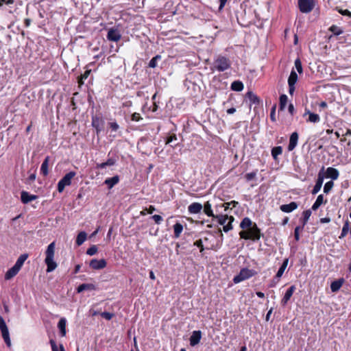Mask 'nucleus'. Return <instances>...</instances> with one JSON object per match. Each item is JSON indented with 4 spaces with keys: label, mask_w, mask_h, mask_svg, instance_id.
<instances>
[{
    "label": "nucleus",
    "mask_w": 351,
    "mask_h": 351,
    "mask_svg": "<svg viewBox=\"0 0 351 351\" xmlns=\"http://www.w3.org/2000/svg\"><path fill=\"white\" fill-rule=\"evenodd\" d=\"M90 73V70H87V71H86L84 72V74H82L81 75V77H80V79L79 80V82H78L80 84H82L84 83L83 80L86 79L88 77Z\"/></svg>",
    "instance_id": "3c124183"
},
{
    "label": "nucleus",
    "mask_w": 351,
    "mask_h": 351,
    "mask_svg": "<svg viewBox=\"0 0 351 351\" xmlns=\"http://www.w3.org/2000/svg\"><path fill=\"white\" fill-rule=\"evenodd\" d=\"M298 80V75L292 70L288 79V84H295Z\"/></svg>",
    "instance_id": "c9c22d12"
},
{
    "label": "nucleus",
    "mask_w": 351,
    "mask_h": 351,
    "mask_svg": "<svg viewBox=\"0 0 351 351\" xmlns=\"http://www.w3.org/2000/svg\"><path fill=\"white\" fill-rule=\"evenodd\" d=\"M326 177L332 180H337L339 176V171L333 167H328L326 171Z\"/></svg>",
    "instance_id": "a211bd4d"
},
{
    "label": "nucleus",
    "mask_w": 351,
    "mask_h": 351,
    "mask_svg": "<svg viewBox=\"0 0 351 351\" xmlns=\"http://www.w3.org/2000/svg\"><path fill=\"white\" fill-rule=\"evenodd\" d=\"M349 230H350V223H349V221L347 220V221L344 223V224H343V228H342V230H341V235L339 237V238L340 239H341L344 238V237L347 235V234H348V232Z\"/></svg>",
    "instance_id": "72a5a7b5"
},
{
    "label": "nucleus",
    "mask_w": 351,
    "mask_h": 351,
    "mask_svg": "<svg viewBox=\"0 0 351 351\" xmlns=\"http://www.w3.org/2000/svg\"><path fill=\"white\" fill-rule=\"evenodd\" d=\"M343 282H344L343 278H340L337 280H335V281L332 282V283L330 284L331 291L332 292L338 291L340 289V288L341 287Z\"/></svg>",
    "instance_id": "4be33fe9"
},
{
    "label": "nucleus",
    "mask_w": 351,
    "mask_h": 351,
    "mask_svg": "<svg viewBox=\"0 0 351 351\" xmlns=\"http://www.w3.org/2000/svg\"><path fill=\"white\" fill-rule=\"evenodd\" d=\"M283 273H284V271L279 269L276 275V278H277V280H279V278L282 276Z\"/></svg>",
    "instance_id": "774afa93"
},
{
    "label": "nucleus",
    "mask_w": 351,
    "mask_h": 351,
    "mask_svg": "<svg viewBox=\"0 0 351 351\" xmlns=\"http://www.w3.org/2000/svg\"><path fill=\"white\" fill-rule=\"evenodd\" d=\"M156 210V208L154 206H149L148 208H146V211L149 214H152L154 211Z\"/></svg>",
    "instance_id": "338daca9"
},
{
    "label": "nucleus",
    "mask_w": 351,
    "mask_h": 351,
    "mask_svg": "<svg viewBox=\"0 0 351 351\" xmlns=\"http://www.w3.org/2000/svg\"><path fill=\"white\" fill-rule=\"evenodd\" d=\"M337 10L343 16H347L348 17H351V12L348 10H342L337 8Z\"/></svg>",
    "instance_id": "603ef678"
},
{
    "label": "nucleus",
    "mask_w": 351,
    "mask_h": 351,
    "mask_svg": "<svg viewBox=\"0 0 351 351\" xmlns=\"http://www.w3.org/2000/svg\"><path fill=\"white\" fill-rule=\"evenodd\" d=\"M288 110H289V112L291 115L294 114V113H295V108H294V106H293V105L292 104H289V107H288Z\"/></svg>",
    "instance_id": "e2e57ef3"
},
{
    "label": "nucleus",
    "mask_w": 351,
    "mask_h": 351,
    "mask_svg": "<svg viewBox=\"0 0 351 351\" xmlns=\"http://www.w3.org/2000/svg\"><path fill=\"white\" fill-rule=\"evenodd\" d=\"M75 175L76 173L75 171H70L65 174L58 183V191L62 193L66 186L71 185V180Z\"/></svg>",
    "instance_id": "39448f33"
},
{
    "label": "nucleus",
    "mask_w": 351,
    "mask_h": 351,
    "mask_svg": "<svg viewBox=\"0 0 351 351\" xmlns=\"http://www.w3.org/2000/svg\"><path fill=\"white\" fill-rule=\"evenodd\" d=\"M324 167H323L322 168L321 171H319V173H318V176H317V179L315 185L314 186V187H313V189L312 190V194L313 195L317 194L320 191V189L322 188V184H323V181H324V174L322 173V171H324Z\"/></svg>",
    "instance_id": "1a4fd4ad"
},
{
    "label": "nucleus",
    "mask_w": 351,
    "mask_h": 351,
    "mask_svg": "<svg viewBox=\"0 0 351 351\" xmlns=\"http://www.w3.org/2000/svg\"><path fill=\"white\" fill-rule=\"evenodd\" d=\"M256 173L255 171L248 173L245 174V178L247 181H251L255 178Z\"/></svg>",
    "instance_id": "8fccbe9b"
},
{
    "label": "nucleus",
    "mask_w": 351,
    "mask_h": 351,
    "mask_svg": "<svg viewBox=\"0 0 351 351\" xmlns=\"http://www.w3.org/2000/svg\"><path fill=\"white\" fill-rule=\"evenodd\" d=\"M106 261L104 258L100 260L93 259L90 261L89 265L92 269L99 270L106 267Z\"/></svg>",
    "instance_id": "9d476101"
},
{
    "label": "nucleus",
    "mask_w": 351,
    "mask_h": 351,
    "mask_svg": "<svg viewBox=\"0 0 351 351\" xmlns=\"http://www.w3.org/2000/svg\"><path fill=\"white\" fill-rule=\"evenodd\" d=\"M203 206L200 203L193 202L188 207V211L191 214H197L201 212Z\"/></svg>",
    "instance_id": "dca6fc26"
},
{
    "label": "nucleus",
    "mask_w": 351,
    "mask_h": 351,
    "mask_svg": "<svg viewBox=\"0 0 351 351\" xmlns=\"http://www.w3.org/2000/svg\"><path fill=\"white\" fill-rule=\"evenodd\" d=\"M287 96L286 95H281L280 96V106H279V110H283L285 108V106L287 103Z\"/></svg>",
    "instance_id": "f704fd0d"
},
{
    "label": "nucleus",
    "mask_w": 351,
    "mask_h": 351,
    "mask_svg": "<svg viewBox=\"0 0 351 351\" xmlns=\"http://www.w3.org/2000/svg\"><path fill=\"white\" fill-rule=\"evenodd\" d=\"M306 114H308V121L312 122V123H317L320 121V117L317 114H315L313 112H311L310 111H307Z\"/></svg>",
    "instance_id": "2f4dec72"
},
{
    "label": "nucleus",
    "mask_w": 351,
    "mask_h": 351,
    "mask_svg": "<svg viewBox=\"0 0 351 351\" xmlns=\"http://www.w3.org/2000/svg\"><path fill=\"white\" fill-rule=\"evenodd\" d=\"M246 97L248 98L250 106L252 104L258 105L260 103V99L254 93L249 91L246 93Z\"/></svg>",
    "instance_id": "5701e85b"
},
{
    "label": "nucleus",
    "mask_w": 351,
    "mask_h": 351,
    "mask_svg": "<svg viewBox=\"0 0 351 351\" xmlns=\"http://www.w3.org/2000/svg\"><path fill=\"white\" fill-rule=\"evenodd\" d=\"M304 227L302 226H297L295 227L294 230V238L296 241H298L300 240V232L303 230Z\"/></svg>",
    "instance_id": "79ce46f5"
},
{
    "label": "nucleus",
    "mask_w": 351,
    "mask_h": 351,
    "mask_svg": "<svg viewBox=\"0 0 351 351\" xmlns=\"http://www.w3.org/2000/svg\"><path fill=\"white\" fill-rule=\"evenodd\" d=\"M37 195L29 194L28 192L23 191L21 193V199L23 204L29 202L37 199Z\"/></svg>",
    "instance_id": "ddd939ff"
},
{
    "label": "nucleus",
    "mask_w": 351,
    "mask_h": 351,
    "mask_svg": "<svg viewBox=\"0 0 351 351\" xmlns=\"http://www.w3.org/2000/svg\"><path fill=\"white\" fill-rule=\"evenodd\" d=\"M295 91V84H289V92L290 95H293Z\"/></svg>",
    "instance_id": "0e129e2a"
},
{
    "label": "nucleus",
    "mask_w": 351,
    "mask_h": 351,
    "mask_svg": "<svg viewBox=\"0 0 351 351\" xmlns=\"http://www.w3.org/2000/svg\"><path fill=\"white\" fill-rule=\"evenodd\" d=\"M204 213L208 217H215L212 210V205L208 201L204 205Z\"/></svg>",
    "instance_id": "a878e982"
},
{
    "label": "nucleus",
    "mask_w": 351,
    "mask_h": 351,
    "mask_svg": "<svg viewBox=\"0 0 351 351\" xmlns=\"http://www.w3.org/2000/svg\"><path fill=\"white\" fill-rule=\"evenodd\" d=\"M52 351H58L56 341L53 339L49 341Z\"/></svg>",
    "instance_id": "bf43d9fd"
},
{
    "label": "nucleus",
    "mask_w": 351,
    "mask_h": 351,
    "mask_svg": "<svg viewBox=\"0 0 351 351\" xmlns=\"http://www.w3.org/2000/svg\"><path fill=\"white\" fill-rule=\"evenodd\" d=\"M244 88L243 84L239 80L234 81L231 84V89L234 91H241Z\"/></svg>",
    "instance_id": "c85d7f7f"
},
{
    "label": "nucleus",
    "mask_w": 351,
    "mask_h": 351,
    "mask_svg": "<svg viewBox=\"0 0 351 351\" xmlns=\"http://www.w3.org/2000/svg\"><path fill=\"white\" fill-rule=\"evenodd\" d=\"M194 245L198 247L199 248V252L201 253H203V252L204 250V247L203 242H202V239H198L196 241H195Z\"/></svg>",
    "instance_id": "de8ad7c7"
},
{
    "label": "nucleus",
    "mask_w": 351,
    "mask_h": 351,
    "mask_svg": "<svg viewBox=\"0 0 351 351\" xmlns=\"http://www.w3.org/2000/svg\"><path fill=\"white\" fill-rule=\"evenodd\" d=\"M298 205L295 202H291L288 204H282L280 206V210L284 213H291L298 208Z\"/></svg>",
    "instance_id": "f3484780"
},
{
    "label": "nucleus",
    "mask_w": 351,
    "mask_h": 351,
    "mask_svg": "<svg viewBox=\"0 0 351 351\" xmlns=\"http://www.w3.org/2000/svg\"><path fill=\"white\" fill-rule=\"evenodd\" d=\"M227 1L228 0H219V3H220L219 6V11H221L223 9Z\"/></svg>",
    "instance_id": "680f3d73"
},
{
    "label": "nucleus",
    "mask_w": 351,
    "mask_h": 351,
    "mask_svg": "<svg viewBox=\"0 0 351 351\" xmlns=\"http://www.w3.org/2000/svg\"><path fill=\"white\" fill-rule=\"evenodd\" d=\"M131 119L133 121H139L140 120L143 119V118L141 117L139 113L134 112L132 114Z\"/></svg>",
    "instance_id": "864d4df0"
},
{
    "label": "nucleus",
    "mask_w": 351,
    "mask_h": 351,
    "mask_svg": "<svg viewBox=\"0 0 351 351\" xmlns=\"http://www.w3.org/2000/svg\"><path fill=\"white\" fill-rule=\"evenodd\" d=\"M202 338V332L200 330H194L189 338L190 345L195 346L197 345Z\"/></svg>",
    "instance_id": "f8f14e48"
},
{
    "label": "nucleus",
    "mask_w": 351,
    "mask_h": 351,
    "mask_svg": "<svg viewBox=\"0 0 351 351\" xmlns=\"http://www.w3.org/2000/svg\"><path fill=\"white\" fill-rule=\"evenodd\" d=\"M215 218L217 219L218 223L220 225H224L226 223V221L229 219V217L227 215H215Z\"/></svg>",
    "instance_id": "ea45409f"
},
{
    "label": "nucleus",
    "mask_w": 351,
    "mask_h": 351,
    "mask_svg": "<svg viewBox=\"0 0 351 351\" xmlns=\"http://www.w3.org/2000/svg\"><path fill=\"white\" fill-rule=\"evenodd\" d=\"M96 289V287L93 284L84 283L78 286L77 288V292L81 293L85 290L93 291Z\"/></svg>",
    "instance_id": "412c9836"
},
{
    "label": "nucleus",
    "mask_w": 351,
    "mask_h": 351,
    "mask_svg": "<svg viewBox=\"0 0 351 351\" xmlns=\"http://www.w3.org/2000/svg\"><path fill=\"white\" fill-rule=\"evenodd\" d=\"M296 287L295 285H291L286 291L283 298L282 299L281 303L283 306L287 304L288 301L291 298L292 295L293 294L294 291H295Z\"/></svg>",
    "instance_id": "2eb2a0df"
},
{
    "label": "nucleus",
    "mask_w": 351,
    "mask_h": 351,
    "mask_svg": "<svg viewBox=\"0 0 351 351\" xmlns=\"http://www.w3.org/2000/svg\"><path fill=\"white\" fill-rule=\"evenodd\" d=\"M101 316L107 320H110L114 317V314L105 311L101 313Z\"/></svg>",
    "instance_id": "09e8293b"
},
{
    "label": "nucleus",
    "mask_w": 351,
    "mask_h": 351,
    "mask_svg": "<svg viewBox=\"0 0 351 351\" xmlns=\"http://www.w3.org/2000/svg\"><path fill=\"white\" fill-rule=\"evenodd\" d=\"M183 230V226L179 223L177 222L173 225V231H174V237L178 238L180 236V234L182 233Z\"/></svg>",
    "instance_id": "c756f323"
},
{
    "label": "nucleus",
    "mask_w": 351,
    "mask_h": 351,
    "mask_svg": "<svg viewBox=\"0 0 351 351\" xmlns=\"http://www.w3.org/2000/svg\"><path fill=\"white\" fill-rule=\"evenodd\" d=\"M282 152V148L281 146L274 147L271 150L272 157L275 160H277L278 156Z\"/></svg>",
    "instance_id": "473e14b6"
},
{
    "label": "nucleus",
    "mask_w": 351,
    "mask_h": 351,
    "mask_svg": "<svg viewBox=\"0 0 351 351\" xmlns=\"http://www.w3.org/2000/svg\"><path fill=\"white\" fill-rule=\"evenodd\" d=\"M119 182V176H114L112 178H106L104 181V184H106L108 189H112L114 185L118 184Z\"/></svg>",
    "instance_id": "aec40b11"
},
{
    "label": "nucleus",
    "mask_w": 351,
    "mask_h": 351,
    "mask_svg": "<svg viewBox=\"0 0 351 351\" xmlns=\"http://www.w3.org/2000/svg\"><path fill=\"white\" fill-rule=\"evenodd\" d=\"M287 263H288V259H286L283 262V263L282 264V265L280 266V267L279 269H281L282 271H285V270L287 266Z\"/></svg>",
    "instance_id": "69168bd1"
},
{
    "label": "nucleus",
    "mask_w": 351,
    "mask_h": 351,
    "mask_svg": "<svg viewBox=\"0 0 351 351\" xmlns=\"http://www.w3.org/2000/svg\"><path fill=\"white\" fill-rule=\"evenodd\" d=\"M156 223L160 224L162 221V217L159 215H154L152 217Z\"/></svg>",
    "instance_id": "6e6d98bb"
},
{
    "label": "nucleus",
    "mask_w": 351,
    "mask_h": 351,
    "mask_svg": "<svg viewBox=\"0 0 351 351\" xmlns=\"http://www.w3.org/2000/svg\"><path fill=\"white\" fill-rule=\"evenodd\" d=\"M117 158H113V157H111V158H109L107 159V160L106 162H104V164H105V167H108V166H113L116 164L117 162Z\"/></svg>",
    "instance_id": "c03bdc74"
},
{
    "label": "nucleus",
    "mask_w": 351,
    "mask_h": 351,
    "mask_svg": "<svg viewBox=\"0 0 351 351\" xmlns=\"http://www.w3.org/2000/svg\"><path fill=\"white\" fill-rule=\"evenodd\" d=\"M329 31H330L335 36H339L343 32V29L341 27H339L335 25H332L329 28Z\"/></svg>",
    "instance_id": "e433bc0d"
},
{
    "label": "nucleus",
    "mask_w": 351,
    "mask_h": 351,
    "mask_svg": "<svg viewBox=\"0 0 351 351\" xmlns=\"http://www.w3.org/2000/svg\"><path fill=\"white\" fill-rule=\"evenodd\" d=\"M174 141H177V136L176 134H172L171 136H169L167 139V141H166V143L167 144H171Z\"/></svg>",
    "instance_id": "13d9d810"
},
{
    "label": "nucleus",
    "mask_w": 351,
    "mask_h": 351,
    "mask_svg": "<svg viewBox=\"0 0 351 351\" xmlns=\"http://www.w3.org/2000/svg\"><path fill=\"white\" fill-rule=\"evenodd\" d=\"M230 66V60L226 56L219 55L215 58L211 69L216 70L219 72H223L229 69Z\"/></svg>",
    "instance_id": "f03ea898"
},
{
    "label": "nucleus",
    "mask_w": 351,
    "mask_h": 351,
    "mask_svg": "<svg viewBox=\"0 0 351 351\" xmlns=\"http://www.w3.org/2000/svg\"><path fill=\"white\" fill-rule=\"evenodd\" d=\"M230 221L228 224L223 225V229L225 232H228L229 230L232 229V222L234 221V217H230Z\"/></svg>",
    "instance_id": "a18cd8bd"
},
{
    "label": "nucleus",
    "mask_w": 351,
    "mask_h": 351,
    "mask_svg": "<svg viewBox=\"0 0 351 351\" xmlns=\"http://www.w3.org/2000/svg\"><path fill=\"white\" fill-rule=\"evenodd\" d=\"M295 66L299 73H301L302 72V66L301 61L299 58H297L295 60Z\"/></svg>",
    "instance_id": "49530a36"
},
{
    "label": "nucleus",
    "mask_w": 351,
    "mask_h": 351,
    "mask_svg": "<svg viewBox=\"0 0 351 351\" xmlns=\"http://www.w3.org/2000/svg\"><path fill=\"white\" fill-rule=\"evenodd\" d=\"M86 237H87V234L85 232H84V231L80 232L77 234V238H76L75 243H76L77 245L80 246V245H82L84 243V242L86 241Z\"/></svg>",
    "instance_id": "cd10ccee"
},
{
    "label": "nucleus",
    "mask_w": 351,
    "mask_h": 351,
    "mask_svg": "<svg viewBox=\"0 0 351 351\" xmlns=\"http://www.w3.org/2000/svg\"><path fill=\"white\" fill-rule=\"evenodd\" d=\"M298 6L301 12L308 13L313 9V0H298Z\"/></svg>",
    "instance_id": "0eeeda50"
},
{
    "label": "nucleus",
    "mask_w": 351,
    "mask_h": 351,
    "mask_svg": "<svg viewBox=\"0 0 351 351\" xmlns=\"http://www.w3.org/2000/svg\"><path fill=\"white\" fill-rule=\"evenodd\" d=\"M161 56L160 55H156L154 58H152L149 62V66L151 68H155L157 66V62L158 60H161Z\"/></svg>",
    "instance_id": "58836bf2"
},
{
    "label": "nucleus",
    "mask_w": 351,
    "mask_h": 351,
    "mask_svg": "<svg viewBox=\"0 0 351 351\" xmlns=\"http://www.w3.org/2000/svg\"><path fill=\"white\" fill-rule=\"evenodd\" d=\"M276 106L274 105L272 108H271V112H270V119L272 121H276Z\"/></svg>",
    "instance_id": "5fc2aeb1"
},
{
    "label": "nucleus",
    "mask_w": 351,
    "mask_h": 351,
    "mask_svg": "<svg viewBox=\"0 0 351 351\" xmlns=\"http://www.w3.org/2000/svg\"><path fill=\"white\" fill-rule=\"evenodd\" d=\"M0 330L1 331L2 337L5 344L8 346V347H10L11 341L10 338L9 330L3 317H0Z\"/></svg>",
    "instance_id": "423d86ee"
},
{
    "label": "nucleus",
    "mask_w": 351,
    "mask_h": 351,
    "mask_svg": "<svg viewBox=\"0 0 351 351\" xmlns=\"http://www.w3.org/2000/svg\"><path fill=\"white\" fill-rule=\"evenodd\" d=\"M298 132H294L291 134L290 138H289V143L288 145V150L289 151H292L295 148V147L298 144Z\"/></svg>",
    "instance_id": "4468645a"
},
{
    "label": "nucleus",
    "mask_w": 351,
    "mask_h": 351,
    "mask_svg": "<svg viewBox=\"0 0 351 351\" xmlns=\"http://www.w3.org/2000/svg\"><path fill=\"white\" fill-rule=\"evenodd\" d=\"M242 231L239 232L241 238L258 241L261 237V230L255 223H252L248 217H245L240 223Z\"/></svg>",
    "instance_id": "f257e3e1"
},
{
    "label": "nucleus",
    "mask_w": 351,
    "mask_h": 351,
    "mask_svg": "<svg viewBox=\"0 0 351 351\" xmlns=\"http://www.w3.org/2000/svg\"><path fill=\"white\" fill-rule=\"evenodd\" d=\"M66 319L65 317H62L58 323V328L60 330V333L62 337H65L66 334Z\"/></svg>",
    "instance_id": "6ab92c4d"
},
{
    "label": "nucleus",
    "mask_w": 351,
    "mask_h": 351,
    "mask_svg": "<svg viewBox=\"0 0 351 351\" xmlns=\"http://www.w3.org/2000/svg\"><path fill=\"white\" fill-rule=\"evenodd\" d=\"M54 252H55V243L52 242L48 245L47 250L45 252L46 258H45V262L47 267V272H51L57 267V264L53 261Z\"/></svg>",
    "instance_id": "7ed1b4c3"
},
{
    "label": "nucleus",
    "mask_w": 351,
    "mask_h": 351,
    "mask_svg": "<svg viewBox=\"0 0 351 351\" xmlns=\"http://www.w3.org/2000/svg\"><path fill=\"white\" fill-rule=\"evenodd\" d=\"M334 186V182L332 181L327 182L324 186V192L325 193H328L332 189Z\"/></svg>",
    "instance_id": "a19ab883"
},
{
    "label": "nucleus",
    "mask_w": 351,
    "mask_h": 351,
    "mask_svg": "<svg viewBox=\"0 0 351 351\" xmlns=\"http://www.w3.org/2000/svg\"><path fill=\"white\" fill-rule=\"evenodd\" d=\"M256 274V271L254 269L248 268H243L240 272L233 278V282L238 284L242 281L247 280Z\"/></svg>",
    "instance_id": "20e7f679"
},
{
    "label": "nucleus",
    "mask_w": 351,
    "mask_h": 351,
    "mask_svg": "<svg viewBox=\"0 0 351 351\" xmlns=\"http://www.w3.org/2000/svg\"><path fill=\"white\" fill-rule=\"evenodd\" d=\"M27 258H28V254H21L18 258V259L16 260V263H15V264L14 265L16 266L19 269H21V268L22 267L24 262L27 260Z\"/></svg>",
    "instance_id": "bb28decb"
},
{
    "label": "nucleus",
    "mask_w": 351,
    "mask_h": 351,
    "mask_svg": "<svg viewBox=\"0 0 351 351\" xmlns=\"http://www.w3.org/2000/svg\"><path fill=\"white\" fill-rule=\"evenodd\" d=\"M110 128L112 131H117L119 128V125L117 124V122H110L108 123Z\"/></svg>",
    "instance_id": "4d7b16f0"
},
{
    "label": "nucleus",
    "mask_w": 351,
    "mask_h": 351,
    "mask_svg": "<svg viewBox=\"0 0 351 351\" xmlns=\"http://www.w3.org/2000/svg\"><path fill=\"white\" fill-rule=\"evenodd\" d=\"M104 121L98 116H93L92 117V126L96 130L97 134H99L103 130Z\"/></svg>",
    "instance_id": "6e6552de"
},
{
    "label": "nucleus",
    "mask_w": 351,
    "mask_h": 351,
    "mask_svg": "<svg viewBox=\"0 0 351 351\" xmlns=\"http://www.w3.org/2000/svg\"><path fill=\"white\" fill-rule=\"evenodd\" d=\"M19 271L20 269L14 265L12 267H11L7 271L5 275V278L6 280L11 279L12 278L15 276Z\"/></svg>",
    "instance_id": "b1692460"
},
{
    "label": "nucleus",
    "mask_w": 351,
    "mask_h": 351,
    "mask_svg": "<svg viewBox=\"0 0 351 351\" xmlns=\"http://www.w3.org/2000/svg\"><path fill=\"white\" fill-rule=\"evenodd\" d=\"M121 38V35L117 29L112 28L108 32L107 38L110 41L117 42Z\"/></svg>",
    "instance_id": "9b49d317"
},
{
    "label": "nucleus",
    "mask_w": 351,
    "mask_h": 351,
    "mask_svg": "<svg viewBox=\"0 0 351 351\" xmlns=\"http://www.w3.org/2000/svg\"><path fill=\"white\" fill-rule=\"evenodd\" d=\"M237 204H238V202H237L235 201H232L230 202L225 203L224 204L225 210L228 209L230 208V206H231V205H233V206H235Z\"/></svg>",
    "instance_id": "052dcab7"
},
{
    "label": "nucleus",
    "mask_w": 351,
    "mask_h": 351,
    "mask_svg": "<svg viewBox=\"0 0 351 351\" xmlns=\"http://www.w3.org/2000/svg\"><path fill=\"white\" fill-rule=\"evenodd\" d=\"M97 247L93 245L87 250L86 254L90 256H93L97 252Z\"/></svg>",
    "instance_id": "37998d69"
},
{
    "label": "nucleus",
    "mask_w": 351,
    "mask_h": 351,
    "mask_svg": "<svg viewBox=\"0 0 351 351\" xmlns=\"http://www.w3.org/2000/svg\"><path fill=\"white\" fill-rule=\"evenodd\" d=\"M324 203V195H319L315 202V203L312 206V210H316L318 208Z\"/></svg>",
    "instance_id": "7c9ffc66"
},
{
    "label": "nucleus",
    "mask_w": 351,
    "mask_h": 351,
    "mask_svg": "<svg viewBox=\"0 0 351 351\" xmlns=\"http://www.w3.org/2000/svg\"><path fill=\"white\" fill-rule=\"evenodd\" d=\"M302 214H303V217L302 219V226L304 227L306 224L308 220L309 219V218L311 215V210H304Z\"/></svg>",
    "instance_id": "4c0bfd02"
},
{
    "label": "nucleus",
    "mask_w": 351,
    "mask_h": 351,
    "mask_svg": "<svg viewBox=\"0 0 351 351\" xmlns=\"http://www.w3.org/2000/svg\"><path fill=\"white\" fill-rule=\"evenodd\" d=\"M49 162V157L47 156L43 162L40 167V172L43 176H47L49 173L48 166Z\"/></svg>",
    "instance_id": "393cba45"
}]
</instances>
